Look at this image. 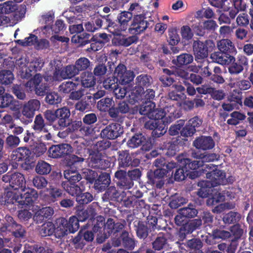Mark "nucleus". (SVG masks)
<instances>
[{"label":"nucleus","instance_id":"nucleus-1","mask_svg":"<svg viewBox=\"0 0 253 253\" xmlns=\"http://www.w3.org/2000/svg\"><path fill=\"white\" fill-rule=\"evenodd\" d=\"M38 197V194L36 190L34 189H28V191L24 194L20 195H13L11 198L8 197L5 200V204L8 206L10 204L14 206H17L19 208L21 206L26 208H30L33 206L35 201Z\"/></svg>","mask_w":253,"mask_h":253},{"label":"nucleus","instance_id":"nucleus-2","mask_svg":"<svg viewBox=\"0 0 253 253\" xmlns=\"http://www.w3.org/2000/svg\"><path fill=\"white\" fill-rule=\"evenodd\" d=\"M109 72L112 73L117 79L119 84L122 85H126L130 84L133 81L135 77L134 73L130 70H127L126 66L122 63L118 65L113 62H108Z\"/></svg>","mask_w":253,"mask_h":253},{"label":"nucleus","instance_id":"nucleus-3","mask_svg":"<svg viewBox=\"0 0 253 253\" xmlns=\"http://www.w3.org/2000/svg\"><path fill=\"white\" fill-rule=\"evenodd\" d=\"M184 218L185 216L179 213L174 217L175 224L177 226H181L178 231V236L182 240L185 239L187 235L200 229L202 226V220L200 218L190 220L184 223Z\"/></svg>","mask_w":253,"mask_h":253},{"label":"nucleus","instance_id":"nucleus-4","mask_svg":"<svg viewBox=\"0 0 253 253\" xmlns=\"http://www.w3.org/2000/svg\"><path fill=\"white\" fill-rule=\"evenodd\" d=\"M216 48L214 42L207 40L205 42L195 41L193 43V50L198 59H204L208 56L209 53L212 52Z\"/></svg>","mask_w":253,"mask_h":253},{"label":"nucleus","instance_id":"nucleus-5","mask_svg":"<svg viewBox=\"0 0 253 253\" xmlns=\"http://www.w3.org/2000/svg\"><path fill=\"white\" fill-rule=\"evenodd\" d=\"M5 219V222L0 228L1 232H9L15 238H23L26 236L25 227L17 223L12 216L6 215Z\"/></svg>","mask_w":253,"mask_h":253},{"label":"nucleus","instance_id":"nucleus-6","mask_svg":"<svg viewBox=\"0 0 253 253\" xmlns=\"http://www.w3.org/2000/svg\"><path fill=\"white\" fill-rule=\"evenodd\" d=\"M146 16L135 15L131 21L128 29L129 33L137 36L144 32L147 28H151L154 25L153 21H147Z\"/></svg>","mask_w":253,"mask_h":253},{"label":"nucleus","instance_id":"nucleus-7","mask_svg":"<svg viewBox=\"0 0 253 253\" xmlns=\"http://www.w3.org/2000/svg\"><path fill=\"white\" fill-rule=\"evenodd\" d=\"M2 180L5 183H9L12 189H20L24 191L26 189V180L24 175L20 172H7L3 175Z\"/></svg>","mask_w":253,"mask_h":253},{"label":"nucleus","instance_id":"nucleus-8","mask_svg":"<svg viewBox=\"0 0 253 253\" xmlns=\"http://www.w3.org/2000/svg\"><path fill=\"white\" fill-rule=\"evenodd\" d=\"M167 174L168 170L164 169L150 170L147 173V183L157 189H161L164 185L165 177Z\"/></svg>","mask_w":253,"mask_h":253},{"label":"nucleus","instance_id":"nucleus-9","mask_svg":"<svg viewBox=\"0 0 253 253\" xmlns=\"http://www.w3.org/2000/svg\"><path fill=\"white\" fill-rule=\"evenodd\" d=\"M117 161L118 169L126 168L129 167H137L140 163L138 158H133L128 150H119L117 152Z\"/></svg>","mask_w":253,"mask_h":253},{"label":"nucleus","instance_id":"nucleus-10","mask_svg":"<svg viewBox=\"0 0 253 253\" xmlns=\"http://www.w3.org/2000/svg\"><path fill=\"white\" fill-rule=\"evenodd\" d=\"M114 180L117 187L122 190L131 189L134 185L126 170L118 169L114 174Z\"/></svg>","mask_w":253,"mask_h":253},{"label":"nucleus","instance_id":"nucleus-11","mask_svg":"<svg viewBox=\"0 0 253 253\" xmlns=\"http://www.w3.org/2000/svg\"><path fill=\"white\" fill-rule=\"evenodd\" d=\"M228 72L231 75H238L243 72L244 69H247L249 67L248 59L244 55H239L236 59H234L228 64Z\"/></svg>","mask_w":253,"mask_h":253},{"label":"nucleus","instance_id":"nucleus-12","mask_svg":"<svg viewBox=\"0 0 253 253\" xmlns=\"http://www.w3.org/2000/svg\"><path fill=\"white\" fill-rule=\"evenodd\" d=\"M124 132L123 127L118 123H112L102 129L100 136L107 140H114L120 137Z\"/></svg>","mask_w":253,"mask_h":253},{"label":"nucleus","instance_id":"nucleus-13","mask_svg":"<svg viewBox=\"0 0 253 253\" xmlns=\"http://www.w3.org/2000/svg\"><path fill=\"white\" fill-rule=\"evenodd\" d=\"M207 178L211 181H206L205 186L208 187H215L217 185L224 184L225 182L226 173L222 170L215 169L206 174ZM204 183V182H203Z\"/></svg>","mask_w":253,"mask_h":253},{"label":"nucleus","instance_id":"nucleus-14","mask_svg":"<svg viewBox=\"0 0 253 253\" xmlns=\"http://www.w3.org/2000/svg\"><path fill=\"white\" fill-rule=\"evenodd\" d=\"M41 107V103L38 99H30L25 103L22 109V115L29 120H25L23 122L27 124L31 121L35 114L36 111L38 110Z\"/></svg>","mask_w":253,"mask_h":253},{"label":"nucleus","instance_id":"nucleus-15","mask_svg":"<svg viewBox=\"0 0 253 253\" xmlns=\"http://www.w3.org/2000/svg\"><path fill=\"white\" fill-rule=\"evenodd\" d=\"M177 165L179 167L184 168L187 172L191 170L197 169L200 167L203 166L202 162L201 161H192L187 158L186 154L181 153L178 155L176 157Z\"/></svg>","mask_w":253,"mask_h":253},{"label":"nucleus","instance_id":"nucleus-16","mask_svg":"<svg viewBox=\"0 0 253 253\" xmlns=\"http://www.w3.org/2000/svg\"><path fill=\"white\" fill-rule=\"evenodd\" d=\"M72 147L70 144L62 143L53 145L48 149L49 156L52 158H64L71 152Z\"/></svg>","mask_w":253,"mask_h":253},{"label":"nucleus","instance_id":"nucleus-17","mask_svg":"<svg viewBox=\"0 0 253 253\" xmlns=\"http://www.w3.org/2000/svg\"><path fill=\"white\" fill-rule=\"evenodd\" d=\"M56 125L57 128L63 129L69 125V121L71 113L70 109L66 107H63L56 110Z\"/></svg>","mask_w":253,"mask_h":253},{"label":"nucleus","instance_id":"nucleus-18","mask_svg":"<svg viewBox=\"0 0 253 253\" xmlns=\"http://www.w3.org/2000/svg\"><path fill=\"white\" fill-rule=\"evenodd\" d=\"M31 154L32 152L29 148L26 147H20L12 151L11 158L17 165V162H30Z\"/></svg>","mask_w":253,"mask_h":253},{"label":"nucleus","instance_id":"nucleus-19","mask_svg":"<svg viewBox=\"0 0 253 253\" xmlns=\"http://www.w3.org/2000/svg\"><path fill=\"white\" fill-rule=\"evenodd\" d=\"M193 145L198 149L206 151L212 149L215 142L211 136L202 135L194 140Z\"/></svg>","mask_w":253,"mask_h":253},{"label":"nucleus","instance_id":"nucleus-20","mask_svg":"<svg viewBox=\"0 0 253 253\" xmlns=\"http://www.w3.org/2000/svg\"><path fill=\"white\" fill-rule=\"evenodd\" d=\"M115 36V37L112 39V43L116 46L127 47L132 43H136L138 41V37L134 35L126 37L119 33Z\"/></svg>","mask_w":253,"mask_h":253},{"label":"nucleus","instance_id":"nucleus-21","mask_svg":"<svg viewBox=\"0 0 253 253\" xmlns=\"http://www.w3.org/2000/svg\"><path fill=\"white\" fill-rule=\"evenodd\" d=\"M46 192L47 194L45 195L44 198L49 204L57 201L59 199L63 198L66 195L64 190L53 185H50L46 189Z\"/></svg>","mask_w":253,"mask_h":253},{"label":"nucleus","instance_id":"nucleus-22","mask_svg":"<svg viewBox=\"0 0 253 253\" xmlns=\"http://www.w3.org/2000/svg\"><path fill=\"white\" fill-rule=\"evenodd\" d=\"M89 166L94 169H106L110 166V162L101 158L100 155L94 153L90 156Z\"/></svg>","mask_w":253,"mask_h":253},{"label":"nucleus","instance_id":"nucleus-23","mask_svg":"<svg viewBox=\"0 0 253 253\" xmlns=\"http://www.w3.org/2000/svg\"><path fill=\"white\" fill-rule=\"evenodd\" d=\"M130 107L129 103L126 101H120L117 103L116 106H113L111 108L109 116L113 119L118 118L119 114H126L129 112Z\"/></svg>","mask_w":253,"mask_h":253},{"label":"nucleus","instance_id":"nucleus-24","mask_svg":"<svg viewBox=\"0 0 253 253\" xmlns=\"http://www.w3.org/2000/svg\"><path fill=\"white\" fill-rule=\"evenodd\" d=\"M149 119H153L158 121L160 123H165L169 124L171 122V118L166 115V113L164 109L162 108H153L152 111L149 115Z\"/></svg>","mask_w":253,"mask_h":253},{"label":"nucleus","instance_id":"nucleus-25","mask_svg":"<svg viewBox=\"0 0 253 253\" xmlns=\"http://www.w3.org/2000/svg\"><path fill=\"white\" fill-rule=\"evenodd\" d=\"M154 165L157 169H164L165 170H168L169 176L172 175L173 169L177 167L176 162L173 161L168 162L163 157L156 159L154 162Z\"/></svg>","mask_w":253,"mask_h":253},{"label":"nucleus","instance_id":"nucleus-26","mask_svg":"<svg viewBox=\"0 0 253 253\" xmlns=\"http://www.w3.org/2000/svg\"><path fill=\"white\" fill-rule=\"evenodd\" d=\"M111 183L110 174L107 172L101 173L97 178L94 184L96 190L102 191L106 189Z\"/></svg>","mask_w":253,"mask_h":253},{"label":"nucleus","instance_id":"nucleus-27","mask_svg":"<svg viewBox=\"0 0 253 253\" xmlns=\"http://www.w3.org/2000/svg\"><path fill=\"white\" fill-rule=\"evenodd\" d=\"M217 46L219 51L226 54L233 55L236 53V49L233 43L229 39H223L217 42Z\"/></svg>","mask_w":253,"mask_h":253},{"label":"nucleus","instance_id":"nucleus-28","mask_svg":"<svg viewBox=\"0 0 253 253\" xmlns=\"http://www.w3.org/2000/svg\"><path fill=\"white\" fill-rule=\"evenodd\" d=\"M135 231L137 237L140 239H145L151 231L147 224L142 220L135 221L134 222Z\"/></svg>","mask_w":253,"mask_h":253},{"label":"nucleus","instance_id":"nucleus-29","mask_svg":"<svg viewBox=\"0 0 253 253\" xmlns=\"http://www.w3.org/2000/svg\"><path fill=\"white\" fill-rule=\"evenodd\" d=\"M55 236L57 238H61L67 235V219L64 217L57 218L55 221Z\"/></svg>","mask_w":253,"mask_h":253},{"label":"nucleus","instance_id":"nucleus-30","mask_svg":"<svg viewBox=\"0 0 253 253\" xmlns=\"http://www.w3.org/2000/svg\"><path fill=\"white\" fill-rule=\"evenodd\" d=\"M211 58L213 61L223 65L229 64L234 59V56L219 51L211 53Z\"/></svg>","mask_w":253,"mask_h":253},{"label":"nucleus","instance_id":"nucleus-31","mask_svg":"<svg viewBox=\"0 0 253 253\" xmlns=\"http://www.w3.org/2000/svg\"><path fill=\"white\" fill-rule=\"evenodd\" d=\"M44 64V62L41 58L39 57L34 59L29 63V66L26 69L27 75L25 78H30L33 75V74L41 71Z\"/></svg>","mask_w":253,"mask_h":253},{"label":"nucleus","instance_id":"nucleus-32","mask_svg":"<svg viewBox=\"0 0 253 253\" xmlns=\"http://www.w3.org/2000/svg\"><path fill=\"white\" fill-rule=\"evenodd\" d=\"M132 19L131 14L127 11H123L118 14L116 21L119 24L120 28H122L123 31H125L128 30L130 25L129 23Z\"/></svg>","mask_w":253,"mask_h":253},{"label":"nucleus","instance_id":"nucleus-33","mask_svg":"<svg viewBox=\"0 0 253 253\" xmlns=\"http://www.w3.org/2000/svg\"><path fill=\"white\" fill-rule=\"evenodd\" d=\"M193 61V56L192 54L183 53L176 56V58L172 60V63L176 67L182 68Z\"/></svg>","mask_w":253,"mask_h":253},{"label":"nucleus","instance_id":"nucleus-34","mask_svg":"<svg viewBox=\"0 0 253 253\" xmlns=\"http://www.w3.org/2000/svg\"><path fill=\"white\" fill-rule=\"evenodd\" d=\"M168 244L167 235L160 232L155 240L152 242V247L155 251H161L165 248Z\"/></svg>","mask_w":253,"mask_h":253},{"label":"nucleus","instance_id":"nucleus-35","mask_svg":"<svg viewBox=\"0 0 253 253\" xmlns=\"http://www.w3.org/2000/svg\"><path fill=\"white\" fill-rule=\"evenodd\" d=\"M45 81L49 84H53L54 82L62 81L60 69L59 67H55L54 70L45 72L43 76Z\"/></svg>","mask_w":253,"mask_h":253},{"label":"nucleus","instance_id":"nucleus-36","mask_svg":"<svg viewBox=\"0 0 253 253\" xmlns=\"http://www.w3.org/2000/svg\"><path fill=\"white\" fill-rule=\"evenodd\" d=\"M122 245L123 247L126 250H132L135 246V240L134 238L130 237L129 233L123 230L120 235Z\"/></svg>","mask_w":253,"mask_h":253},{"label":"nucleus","instance_id":"nucleus-37","mask_svg":"<svg viewBox=\"0 0 253 253\" xmlns=\"http://www.w3.org/2000/svg\"><path fill=\"white\" fill-rule=\"evenodd\" d=\"M47 124L45 122L42 115L40 114L37 115L35 118L34 124L32 126V128L36 133L42 132H47L48 129L46 128Z\"/></svg>","mask_w":253,"mask_h":253},{"label":"nucleus","instance_id":"nucleus-38","mask_svg":"<svg viewBox=\"0 0 253 253\" xmlns=\"http://www.w3.org/2000/svg\"><path fill=\"white\" fill-rule=\"evenodd\" d=\"M81 81L83 86L89 88L96 84V79L91 72H84L81 75Z\"/></svg>","mask_w":253,"mask_h":253},{"label":"nucleus","instance_id":"nucleus-39","mask_svg":"<svg viewBox=\"0 0 253 253\" xmlns=\"http://www.w3.org/2000/svg\"><path fill=\"white\" fill-rule=\"evenodd\" d=\"M146 141V138L141 133L134 134L127 142V145L130 148H136Z\"/></svg>","mask_w":253,"mask_h":253},{"label":"nucleus","instance_id":"nucleus-40","mask_svg":"<svg viewBox=\"0 0 253 253\" xmlns=\"http://www.w3.org/2000/svg\"><path fill=\"white\" fill-rule=\"evenodd\" d=\"M91 95L85 96L84 98L79 101L75 104V109L82 112H84L91 109L93 104H92Z\"/></svg>","mask_w":253,"mask_h":253},{"label":"nucleus","instance_id":"nucleus-41","mask_svg":"<svg viewBox=\"0 0 253 253\" xmlns=\"http://www.w3.org/2000/svg\"><path fill=\"white\" fill-rule=\"evenodd\" d=\"M62 80L71 79L79 74L75 65H69L60 69Z\"/></svg>","mask_w":253,"mask_h":253},{"label":"nucleus","instance_id":"nucleus-42","mask_svg":"<svg viewBox=\"0 0 253 253\" xmlns=\"http://www.w3.org/2000/svg\"><path fill=\"white\" fill-rule=\"evenodd\" d=\"M90 34L83 32L80 34L74 35L71 38V41L73 43H78L80 46H83L90 43Z\"/></svg>","mask_w":253,"mask_h":253},{"label":"nucleus","instance_id":"nucleus-43","mask_svg":"<svg viewBox=\"0 0 253 253\" xmlns=\"http://www.w3.org/2000/svg\"><path fill=\"white\" fill-rule=\"evenodd\" d=\"M135 81V84L140 85L144 88H147L151 86L153 83L151 76L144 74L137 76Z\"/></svg>","mask_w":253,"mask_h":253},{"label":"nucleus","instance_id":"nucleus-44","mask_svg":"<svg viewBox=\"0 0 253 253\" xmlns=\"http://www.w3.org/2000/svg\"><path fill=\"white\" fill-rule=\"evenodd\" d=\"M120 194L115 186L109 187L103 194L102 199L104 202L116 201Z\"/></svg>","mask_w":253,"mask_h":253},{"label":"nucleus","instance_id":"nucleus-45","mask_svg":"<svg viewBox=\"0 0 253 253\" xmlns=\"http://www.w3.org/2000/svg\"><path fill=\"white\" fill-rule=\"evenodd\" d=\"M178 213L186 218H192L197 216L198 210L196 209L195 206L190 203L187 207H183L178 210Z\"/></svg>","mask_w":253,"mask_h":253},{"label":"nucleus","instance_id":"nucleus-46","mask_svg":"<svg viewBox=\"0 0 253 253\" xmlns=\"http://www.w3.org/2000/svg\"><path fill=\"white\" fill-rule=\"evenodd\" d=\"M72 168L64 170V177L68 180L66 182L77 184L82 179L81 175L76 170H71Z\"/></svg>","mask_w":253,"mask_h":253},{"label":"nucleus","instance_id":"nucleus-47","mask_svg":"<svg viewBox=\"0 0 253 253\" xmlns=\"http://www.w3.org/2000/svg\"><path fill=\"white\" fill-rule=\"evenodd\" d=\"M61 186L64 190L72 196H77L81 192V188L77 184L62 182Z\"/></svg>","mask_w":253,"mask_h":253},{"label":"nucleus","instance_id":"nucleus-48","mask_svg":"<svg viewBox=\"0 0 253 253\" xmlns=\"http://www.w3.org/2000/svg\"><path fill=\"white\" fill-rule=\"evenodd\" d=\"M55 225L50 221L44 223L40 229V234L42 237L49 236L55 234Z\"/></svg>","mask_w":253,"mask_h":253},{"label":"nucleus","instance_id":"nucleus-49","mask_svg":"<svg viewBox=\"0 0 253 253\" xmlns=\"http://www.w3.org/2000/svg\"><path fill=\"white\" fill-rule=\"evenodd\" d=\"M78 84L71 81L63 82L58 87V90L61 93L70 94L72 91L77 89Z\"/></svg>","mask_w":253,"mask_h":253},{"label":"nucleus","instance_id":"nucleus-50","mask_svg":"<svg viewBox=\"0 0 253 253\" xmlns=\"http://www.w3.org/2000/svg\"><path fill=\"white\" fill-rule=\"evenodd\" d=\"M36 172L40 175H46L51 170V166L44 161L41 160L38 162L36 168Z\"/></svg>","mask_w":253,"mask_h":253},{"label":"nucleus","instance_id":"nucleus-51","mask_svg":"<svg viewBox=\"0 0 253 253\" xmlns=\"http://www.w3.org/2000/svg\"><path fill=\"white\" fill-rule=\"evenodd\" d=\"M144 89L140 85L135 84V86L132 89L129 95L130 99L135 102L142 101L143 95L144 94Z\"/></svg>","mask_w":253,"mask_h":253},{"label":"nucleus","instance_id":"nucleus-52","mask_svg":"<svg viewBox=\"0 0 253 253\" xmlns=\"http://www.w3.org/2000/svg\"><path fill=\"white\" fill-rule=\"evenodd\" d=\"M96 36H92L90 38V47L87 48L88 52L97 51L100 50L104 45L105 42L100 40Z\"/></svg>","mask_w":253,"mask_h":253},{"label":"nucleus","instance_id":"nucleus-53","mask_svg":"<svg viewBox=\"0 0 253 253\" xmlns=\"http://www.w3.org/2000/svg\"><path fill=\"white\" fill-rule=\"evenodd\" d=\"M113 101L112 98L105 97L100 99L97 103V109L102 112L108 111L109 113L112 107Z\"/></svg>","mask_w":253,"mask_h":253},{"label":"nucleus","instance_id":"nucleus-54","mask_svg":"<svg viewBox=\"0 0 253 253\" xmlns=\"http://www.w3.org/2000/svg\"><path fill=\"white\" fill-rule=\"evenodd\" d=\"M187 202L186 199L175 194L170 197L169 206L172 209H176Z\"/></svg>","mask_w":253,"mask_h":253},{"label":"nucleus","instance_id":"nucleus-55","mask_svg":"<svg viewBox=\"0 0 253 253\" xmlns=\"http://www.w3.org/2000/svg\"><path fill=\"white\" fill-rule=\"evenodd\" d=\"M231 119L227 121V123L229 125L236 126L238 125L240 121L244 120L246 116L243 113L238 111H234L230 114Z\"/></svg>","mask_w":253,"mask_h":253},{"label":"nucleus","instance_id":"nucleus-56","mask_svg":"<svg viewBox=\"0 0 253 253\" xmlns=\"http://www.w3.org/2000/svg\"><path fill=\"white\" fill-rule=\"evenodd\" d=\"M67 235L71 233H75L77 232L80 227V224L78 222V219L77 216L75 215L71 216L67 220Z\"/></svg>","mask_w":253,"mask_h":253},{"label":"nucleus","instance_id":"nucleus-57","mask_svg":"<svg viewBox=\"0 0 253 253\" xmlns=\"http://www.w3.org/2000/svg\"><path fill=\"white\" fill-rule=\"evenodd\" d=\"M14 80V75L12 71L2 70L0 71V84L8 85L11 84Z\"/></svg>","mask_w":253,"mask_h":253},{"label":"nucleus","instance_id":"nucleus-58","mask_svg":"<svg viewBox=\"0 0 253 253\" xmlns=\"http://www.w3.org/2000/svg\"><path fill=\"white\" fill-rule=\"evenodd\" d=\"M145 201H137L135 200L133 196H128L124 200V205L126 208H135L136 209L142 208L145 206Z\"/></svg>","mask_w":253,"mask_h":253},{"label":"nucleus","instance_id":"nucleus-59","mask_svg":"<svg viewBox=\"0 0 253 253\" xmlns=\"http://www.w3.org/2000/svg\"><path fill=\"white\" fill-rule=\"evenodd\" d=\"M16 9V3L12 1H7L0 4V14H9Z\"/></svg>","mask_w":253,"mask_h":253},{"label":"nucleus","instance_id":"nucleus-60","mask_svg":"<svg viewBox=\"0 0 253 253\" xmlns=\"http://www.w3.org/2000/svg\"><path fill=\"white\" fill-rule=\"evenodd\" d=\"M185 245L189 251H197L201 250V249L203 245V242L200 239L192 238L187 240Z\"/></svg>","mask_w":253,"mask_h":253},{"label":"nucleus","instance_id":"nucleus-61","mask_svg":"<svg viewBox=\"0 0 253 253\" xmlns=\"http://www.w3.org/2000/svg\"><path fill=\"white\" fill-rule=\"evenodd\" d=\"M241 215L237 212L231 211L225 214L223 217V221L225 224H234L239 221Z\"/></svg>","mask_w":253,"mask_h":253},{"label":"nucleus","instance_id":"nucleus-62","mask_svg":"<svg viewBox=\"0 0 253 253\" xmlns=\"http://www.w3.org/2000/svg\"><path fill=\"white\" fill-rule=\"evenodd\" d=\"M180 41V38L176 29L171 28L168 31V42L171 46L177 45Z\"/></svg>","mask_w":253,"mask_h":253},{"label":"nucleus","instance_id":"nucleus-63","mask_svg":"<svg viewBox=\"0 0 253 253\" xmlns=\"http://www.w3.org/2000/svg\"><path fill=\"white\" fill-rule=\"evenodd\" d=\"M128 11L131 14L132 18L135 15L146 16L144 8L137 2L131 3Z\"/></svg>","mask_w":253,"mask_h":253},{"label":"nucleus","instance_id":"nucleus-64","mask_svg":"<svg viewBox=\"0 0 253 253\" xmlns=\"http://www.w3.org/2000/svg\"><path fill=\"white\" fill-rule=\"evenodd\" d=\"M93 200L92 195L89 192L82 193L81 192L76 197V201L80 205L87 204Z\"/></svg>","mask_w":253,"mask_h":253}]
</instances>
